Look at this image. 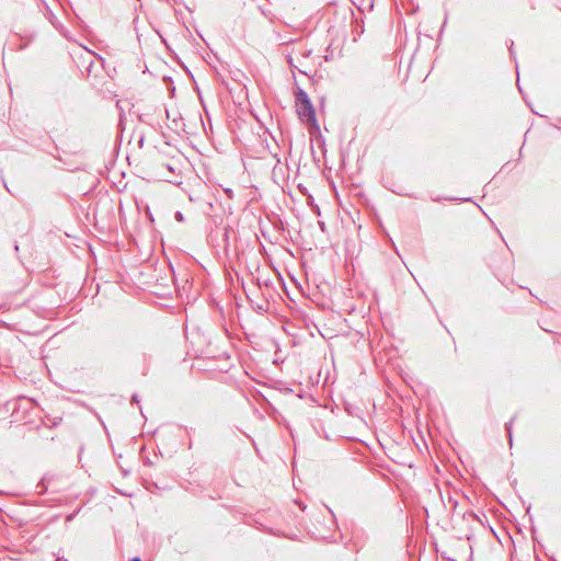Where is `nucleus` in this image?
<instances>
[{"label": "nucleus", "mask_w": 561, "mask_h": 561, "mask_svg": "<svg viewBox=\"0 0 561 561\" xmlns=\"http://www.w3.org/2000/svg\"><path fill=\"white\" fill-rule=\"evenodd\" d=\"M296 112L305 124H317L316 111L310 98L304 89L297 87L295 90Z\"/></svg>", "instance_id": "nucleus-1"}, {"label": "nucleus", "mask_w": 561, "mask_h": 561, "mask_svg": "<svg viewBox=\"0 0 561 561\" xmlns=\"http://www.w3.org/2000/svg\"><path fill=\"white\" fill-rule=\"evenodd\" d=\"M514 422V417H512L507 423H505V430L507 432L508 443L512 446L513 444V436H512V425Z\"/></svg>", "instance_id": "nucleus-2"}, {"label": "nucleus", "mask_w": 561, "mask_h": 561, "mask_svg": "<svg viewBox=\"0 0 561 561\" xmlns=\"http://www.w3.org/2000/svg\"><path fill=\"white\" fill-rule=\"evenodd\" d=\"M38 493H43L47 486L45 485L44 479L37 484Z\"/></svg>", "instance_id": "nucleus-3"}, {"label": "nucleus", "mask_w": 561, "mask_h": 561, "mask_svg": "<svg viewBox=\"0 0 561 561\" xmlns=\"http://www.w3.org/2000/svg\"><path fill=\"white\" fill-rule=\"evenodd\" d=\"M224 191H225V193H226L228 198H230V199L233 198L234 195H233V191L231 188L227 187Z\"/></svg>", "instance_id": "nucleus-4"}, {"label": "nucleus", "mask_w": 561, "mask_h": 561, "mask_svg": "<svg viewBox=\"0 0 561 561\" xmlns=\"http://www.w3.org/2000/svg\"><path fill=\"white\" fill-rule=\"evenodd\" d=\"M175 219H176L178 221H183V220H184V216H183V214H182L181 211H176V213H175Z\"/></svg>", "instance_id": "nucleus-5"}, {"label": "nucleus", "mask_w": 561, "mask_h": 561, "mask_svg": "<svg viewBox=\"0 0 561 561\" xmlns=\"http://www.w3.org/2000/svg\"><path fill=\"white\" fill-rule=\"evenodd\" d=\"M9 309H10V307L8 304H5V302L0 304V311H7Z\"/></svg>", "instance_id": "nucleus-6"}, {"label": "nucleus", "mask_w": 561, "mask_h": 561, "mask_svg": "<svg viewBox=\"0 0 561 561\" xmlns=\"http://www.w3.org/2000/svg\"><path fill=\"white\" fill-rule=\"evenodd\" d=\"M513 45H514V42H513V41H510V46H508V48H510V54H511L512 58H514V59H515L514 50H513Z\"/></svg>", "instance_id": "nucleus-7"}, {"label": "nucleus", "mask_w": 561, "mask_h": 561, "mask_svg": "<svg viewBox=\"0 0 561 561\" xmlns=\"http://www.w3.org/2000/svg\"><path fill=\"white\" fill-rule=\"evenodd\" d=\"M468 516L476 519L477 518V515L473 513V512H469L468 513Z\"/></svg>", "instance_id": "nucleus-8"}, {"label": "nucleus", "mask_w": 561, "mask_h": 561, "mask_svg": "<svg viewBox=\"0 0 561 561\" xmlns=\"http://www.w3.org/2000/svg\"><path fill=\"white\" fill-rule=\"evenodd\" d=\"M129 561H141V559L139 557H134L133 559H130Z\"/></svg>", "instance_id": "nucleus-9"}, {"label": "nucleus", "mask_w": 561, "mask_h": 561, "mask_svg": "<svg viewBox=\"0 0 561 561\" xmlns=\"http://www.w3.org/2000/svg\"><path fill=\"white\" fill-rule=\"evenodd\" d=\"M131 400H133V401L138 402V398H137V396H136V394H134V396H133V398H131Z\"/></svg>", "instance_id": "nucleus-10"}, {"label": "nucleus", "mask_w": 561, "mask_h": 561, "mask_svg": "<svg viewBox=\"0 0 561 561\" xmlns=\"http://www.w3.org/2000/svg\"><path fill=\"white\" fill-rule=\"evenodd\" d=\"M319 225H320V228H321L322 230H324V222H320Z\"/></svg>", "instance_id": "nucleus-11"}, {"label": "nucleus", "mask_w": 561, "mask_h": 561, "mask_svg": "<svg viewBox=\"0 0 561 561\" xmlns=\"http://www.w3.org/2000/svg\"><path fill=\"white\" fill-rule=\"evenodd\" d=\"M72 517H73V515H69V516L67 517V520H71V519H72Z\"/></svg>", "instance_id": "nucleus-12"}, {"label": "nucleus", "mask_w": 561, "mask_h": 561, "mask_svg": "<svg viewBox=\"0 0 561 561\" xmlns=\"http://www.w3.org/2000/svg\"><path fill=\"white\" fill-rule=\"evenodd\" d=\"M209 209H213V204L208 203Z\"/></svg>", "instance_id": "nucleus-13"}]
</instances>
